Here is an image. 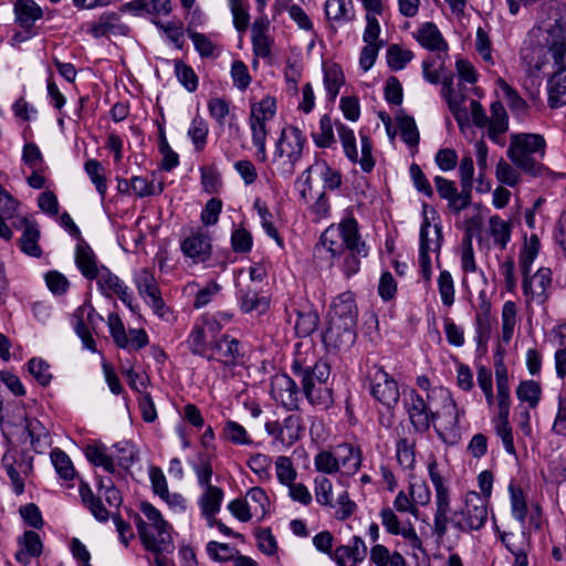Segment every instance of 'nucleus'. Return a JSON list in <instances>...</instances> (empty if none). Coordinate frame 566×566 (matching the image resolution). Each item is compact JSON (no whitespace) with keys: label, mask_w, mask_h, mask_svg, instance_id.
<instances>
[{"label":"nucleus","mask_w":566,"mask_h":566,"mask_svg":"<svg viewBox=\"0 0 566 566\" xmlns=\"http://www.w3.org/2000/svg\"><path fill=\"white\" fill-rule=\"evenodd\" d=\"M317 255L328 253L331 259L340 261L339 266L347 277L360 269V260L366 258L368 249L361 240L358 223L354 217L343 219L338 224L329 226L321 235L315 249Z\"/></svg>","instance_id":"f257e3e1"},{"label":"nucleus","mask_w":566,"mask_h":566,"mask_svg":"<svg viewBox=\"0 0 566 566\" xmlns=\"http://www.w3.org/2000/svg\"><path fill=\"white\" fill-rule=\"evenodd\" d=\"M324 342L337 349L350 347L356 339L357 307L350 293L337 296L328 313Z\"/></svg>","instance_id":"f03ea898"},{"label":"nucleus","mask_w":566,"mask_h":566,"mask_svg":"<svg viewBox=\"0 0 566 566\" xmlns=\"http://www.w3.org/2000/svg\"><path fill=\"white\" fill-rule=\"evenodd\" d=\"M292 370L295 377L301 381L303 392L310 403L327 409L333 405L332 388L327 381L331 376V366L318 360L314 366L305 367L300 361H294Z\"/></svg>","instance_id":"7ed1b4c3"},{"label":"nucleus","mask_w":566,"mask_h":566,"mask_svg":"<svg viewBox=\"0 0 566 566\" xmlns=\"http://www.w3.org/2000/svg\"><path fill=\"white\" fill-rule=\"evenodd\" d=\"M305 138L297 127L283 128L270 165L273 177L289 179L303 156Z\"/></svg>","instance_id":"20e7f679"},{"label":"nucleus","mask_w":566,"mask_h":566,"mask_svg":"<svg viewBox=\"0 0 566 566\" xmlns=\"http://www.w3.org/2000/svg\"><path fill=\"white\" fill-rule=\"evenodd\" d=\"M545 146L539 134H515L511 136L507 156L525 174L538 176L544 170L541 159L545 155Z\"/></svg>","instance_id":"39448f33"},{"label":"nucleus","mask_w":566,"mask_h":566,"mask_svg":"<svg viewBox=\"0 0 566 566\" xmlns=\"http://www.w3.org/2000/svg\"><path fill=\"white\" fill-rule=\"evenodd\" d=\"M566 45L558 40L544 38V42H525L521 49V61L530 75L541 72L547 64L559 65L565 62Z\"/></svg>","instance_id":"423d86ee"},{"label":"nucleus","mask_w":566,"mask_h":566,"mask_svg":"<svg viewBox=\"0 0 566 566\" xmlns=\"http://www.w3.org/2000/svg\"><path fill=\"white\" fill-rule=\"evenodd\" d=\"M139 509L149 522L147 524L140 516L136 517V526L143 545L153 553L166 551L169 545L166 541L169 538L168 523L153 504L143 502Z\"/></svg>","instance_id":"0eeeda50"},{"label":"nucleus","mask_w":566,"mask_h":566,"mask_svg":"<svg viewBox=\"0 0 566 566\" xmlns=\"http://www.w3.org/2000/svg\"><path fill=\"white\" fill-rule=\"evenodd\" d=\"M488 520V501L476 492L465 495L461 509L449 513V524L460 532L479 531Z\"/></svg>","instance_id":"6e6552de"},{"label":"nucleus","mask_w":566,"mask_h":566,"mask_svg":"<svg viewBox=\"0 0 566 566\" xmlns=\"http://www.w3.org/2000/svg\"><path fill=\"white\" fill-rule=\"evenodd\" d=\"M430 480L436 490V512L433 516V532L439 538L448 533L449 513L451 512L449 490L438 471V463L432 459L428 464Z\"/></svg>","instance_id":"1a4fd4ad"},{"label":"nucleus","mask_w":566,"mask_h":566,"mask_svg":"<svg viewBox=\"0 0 566 566\" xmlns=\"http://www.w3.org/2000/svg\"><path fill=\"white\" fill-rule=\"evenodd\" d=\"M442 245L441 226H431L428 217H424L420 228L419 266L424 281L429 282L432 276L430 253L436 254L439 261Z\"/></svg>","instance_id":"9d476101"},{"label":"nucleus","mask_w":566,"mask_h":566,"mask_svg":"<svg viewBox=\"0 0 566 566\" xmlns=\"http://www.w3.org/2000/svg\"><path fill=\"white\" fill-rule=\"evenodd\" d=\"M470 111L473 124L478 127H485L489 125V137L497 143L499 136L505 133L509 128V118L506 111L501 102H493L491 104V117L489 118L482 105L475 101H470Z\"/></svg>","instance_id":"9b49d317"},{"label":"nucleus","mask_w":566,"mask_h":566,"mask_svg":"<svg viewBox=\"0 0 566 566\" xmlns=\"http://www.w3.org/2000/svg\"><path fill=\"white\" fill-rule=\"evenodd\" d=\"M337 132L346 157L352 163H358L365 172L371 171L375 166V160L371 154L373 145L369 137L360 133L361 149L359 157L353 129L344 124H337Z\"/></svg>","instance_id":"f8f14e48"},{"label":"nucleus","mask_w":566,"mask_h":566,"mask_svg":"<svg viewBox=\"0 0 566 566\" xmlns=\"http://www.w3.org/2000/svg\"><path fill=\"white\" fill-rule=\"evenodd\" d=\"M428 400L429 402L441 403L439 409L433 410L432 422L440 419L443 430L455 431L459 428L460 416L463 413V410L458 408L451 392L443 387H437L428 394Z\"/></svg>","instance_id":"ddd939ff"},{"label":"nucleus","mask_w":566,"mask_h":566,"mask_svg":"<svg viewBox=\"0 0 566 566\" xmlns=\"http://www.w3.org/2000/svg\"><path fill=\"white\" fill-rule=\"evenodd\" d=\"M369 379L373 397L387 408H394L400 396L396 380L378 366L369 370Z\"/></svg>","instance_id":"4468645a"},{"label":"nucleus","mask_w":566,"mask_h":566,"mask_svg":"<svg viewBox=\"0 0 566 566\" xmlns=\"http://www.w3.org/2000/svg\"><path fill=\"white\" fill-rule=\"evenodd\" d=\"M304 430V422L298 413H291L283 421L275 420L265 423L266 433L286 447H291L300 440Z\"/></svg>","instance_id":"2eb2a0df"},{"label":"nucleus","mask_w":566,"mask_h":566,"mask_svg":"<svg viewBox=\"0 0 566 566\" xmlns=\"http://www.w3.org/2000/svg\"><path fill=\"white\" fill-rule=\"evenodd\" d=\"M416 391L411 390L406 399V409L412 427L419 432L429 430L433 419V410L431 405Z\"/></svg>","instance_id":"dca6fc26"},{"label":"nucleus","mask_w":566,"mask_h":566,"mask_svg":"<svg viewBox=\"0 0 566 566\" xmlns=\"http://www.w3.org/2000/svg\"><path fill=\"white\" fill-rule=\"evenodd\" d=\"M180 249L193 263L205 262L212 252L211 238L208 232H191L181 241Z\"/></svg>","instance_id":"f3484780"},{"label":"nucleus","mask_w":566,"mask_h":566,"mask_svg":"<svg viewBox=\"0 0 566 566\" xmlns=\"http://www.w3.org/2000/svg\"><path fill=\"white\" fill-rule=\"evenodd\" d=\"M271 395L277 402L285 408L293 410L298 406V387L294 379L290 376L276 375L271 381Z\"/></svg>","instance_id":"a211bd4d"},{"label":"nucleus","mask_w":566,"mask_h":566,"mask_svg":"<svg viewBox=\"0 0 566 566\" xmlns=\"http://www.w3.org/2000/svg\"><path fill=\"white\" fill-rule=\"evenodd\" d=\"M94 279L97 280V286L104 296L112 298L116 295L124 304L130 307L132 298L130 294L128 293V287L106 266L102 265L101 270L98 271V275H96Z\"/></svg>","instance_id":"6ab92c4d"},{"label":"nucleus","mask_w":566,"mask_h":566,"mask_svg":"<svg viewBox=\"0 0 566 566\" xmlns=\"http://www.w3.org/2000/svg\"><path fill=\"white\" fill-rule=\"evenodd\" d=\"M380 517L381 523L388 533L401 535L413 548L421 547V539L417 535V532L410 522L399 521L396 513L389 507L381 510Z\"/></svg>","instance_id":"aec40b11"},{"label":"nucleus","mask_w":566,"mask_h":566,"mask_svg":"<svg viewBox=\"0 0 566 566\" xmlns=\"http://www.w3.org/2000/svg\"><path fill=\"white\" fill-rule=\"evenodd\" d=\"M434 184L439 196L449 201V208L454 212L458 213L469 207L471 192L465 191L464 188H462L461 192H458L454 182L441 176L434 178Z\"/></svg>","instance_id":"412c9836"},{"label":"nucleus","mask_w":566,"mask_h":566,"mask_svg":"<svg viewBox=\"0 0 566 566\" xmlns=\"http://www.w3.org/2000/svg\"><path fill=\"white\" fill-rule=\"evenodd\" d=\"M367 555V546L359 536H354L348 545L338 546L331 558L338 566H356L361 563Z\"/></svg>","instance_id":"4be33fe9"},{"label":"nucleus","mask_w":566,"mask_h":566,"mask_svg":"<svg viewBox=\"0 0 566 566\" xmlns=\"http://www.w3.org/2000/svg\"><path fill=\"white\" fill-rule=\"evenodd\" d=\"M552 285V271L548 268H541L530 276V272L523 274L524 295L532 300L537 298L541 302L546 300V292Z\"/></svg>","instance_id":"5701e85b"},{"label":"nucleus","mask_w":566,"mask_h":566,"mask_svg":"<svg viewBox=\"0 0 566 566\" xmlns=\"http://www.w3.org/2000/svg\"><path fill=\"white\" fill-rule=\"evenodd\" d=\"M556 67L547 83L548 104L553 108L566 105V57L565 62Z\"/></svg>","instance_id":"b1692460"},{"label":"nucleus","mask_w":566,"mask_h":566,"mask_svg":"<svg viewBox=\"0 0 566 566\" xmlns=\"http://www.w3.org/2000/svg\"><path fill=\"white\" fill-rule=\"evenodd\" d=\"M270 22L265 17L255 19L251 28L253 52L256 56L266 59L271 55L272 41L268 36Z\"/></svg>","instance_id":"393cba45"},{"label":"nucleus","mask_w":566,"mask_h":566,"mask_svg":"<svg viewBox=\"0 0 566 566\" xmlns=\"http://www.w3.org/2000/svg\"><path fill=\"white\" fill-rule=\"evenodd\" d=\"M338 470L347 475H354L361 465V451L350 443H342L334 448Z\"/></svg>","instance_id":"a878e982"},{"label":"nucleus","mask_w":566,"mask_h":566,"mask_svg":"<svg viewBox=\"0 0 566 566\" xmlns=\"http://www.w3.org/2000/svg\"><path fill=\"white\" fill-rule=\"evenodd\" d=\"M210 349V359H216L227 366L234 365L240 356L239 342L229 336L216 340Z\"/></svg>","instance_id":"bb28decb"},{"label":"nucleus","mask_w":566,"mask_h":566,"mask_svg":"<svg viewBox=\"0 0 566 566\" xmlns=\"http://www.w3.org/2000/svg\"><path fill=\"white\" fill-rule=\"evenodd\" d=\"M18 543L20 545V551L17 552L15 559L23 565H28L31 557H39L42 553V541L40 535L34 531L24 532Z\"/></svg>","instance_id":"cd10ccee"},{"label":"nucleus","mask_w":566,"mask_h":566,"mask_svg":"<svg viewBox=\"0 0 566 566\" xmlns=\"http://www.w3.org/2000/svg\"><path fill=\"white\" fill-rule=\"evenodd\" d=\"M75 262L81 273L88 280L98 275L101 266L97 265L96 256L91 247L83 240L76 245Z\"/></svg>","instance_id":"c85d7f7f"},{"label":"nucleus","mask_w":566,"mask_h":566,"mask_svg":"<svg viewBox=\"0 0 566 566\" xmlns=\"http://www.w3.org/2000/svg\"><path fill=\"white\" fill-rule=\"evenodd\" d=\"M416 39L420 45L430 51H443L448 48V44L438 27L432 22L423 23L418 29Z\"/></svg>","instance_id":"c756f323"},{"label":"nucleus","mask_w":566,"mask_h":566,"mask_svg":"<svg viewBox=\"0 0 566 566\" xmlns=\"http://www.w3.org/2000/svg\"><path fill=\"white\" fill-rule=\"evenodd\" d=\"M21 224L23 226V233L20 238L21 250L30 256L39 258L42 253L39 245L40 230L36 224L28 218H23Z\"/></svg>","instance_id":"7c9ffc66"},{"label":"nucleus","mask_w":566,"mask_h":566,"mask_svg":"<svg viewBox=\"0 0 566 566\" xmlns=\"http://www.w3.org/2000/svg\"><path fill=\"white\" fill-rule=\"evenodd\" d=\"M314 171L318 174L323 180V185L325 189L335 190L342 185V175L337 169L332 168L326 161H316L312 166H310L304 174H307L305 182L310 186V174Z\"/></svg>","instance_id":"2f4dec72"},{"label":"nucleus","mask_w":566,"mask_h":566,"mask_svg":"<svg viewBox=\"0 0 566 566\" xmlns=\"http://www.w3.org/2000/svg\"><path fill=\"white\" fill-rule=\"evenodd\" d=\"M240 300L241 310L244 313L262 314L269 308V300L265 296H260L256 287L251 284L240 289Z\"/></svg>","instance_id":"473e14b6"},{"label":"nucleus","mask_w":566,"mask_h":566,"mask_svg":"<svg viewBox=\"0 0 566 566\" xmlns=\"http://www.w3.org/2000/svg\"><path fill=\"white\" fill-rule=\"evenodd\" d=\"M25 431L30 437L33 449L42 453L51 444L49 430L35 418H25Z\"/></svg>","instance_id":"72a5a7b5"},{"label":"nucleus","mask_w":566,"mask_h":566,"mask_svg":"<svg viewBox=\"0 0 566 566\" xmlns=\"http://www.w3.org/2000/svg\"><path fill=\"white\" fill-rule=\"evenodd\" d=\"M324 86L329 101L334 102L339 93V88L345 83V76L339 65L337 64H324Z\"/></svg>","instance_id":"f704fd0d"},{"label":"nucleus","mask_w":566,"mask_h":566,"mask_svg":"<svg viewBox=\"0 0 566 566\" xmlns=\"http://www.w3.org/2000/svg\"><path fill=\"white\" fill-rule=\"evenodd\" d=\"M489 233L493 239V243L501 249H505L511 240L512 223L494 214L489 219Z\"/></svg>","instance_id":"c9c22d12"},{"label":"nucleus","mask_w":566,"mask_h":566,"mask_svg":"<svg viewBox=\"0 0 566 566\" xmlns=\"http://www.w3.org/2000/svg\"><path fill=\"white\" fill-rule=\"evenodd\" d=\"M80 495L84 505L90 510V512L97 521L106 522L109 518V512L103 505L101 497L94 495L88 484L81 483Z\"/></svg>","instance_id":"e433bc0d"},{"label":"nucleus","mask_w":566,"mask_h":566,"mask_svg":"<svg viewBox=\"0 0 566 566\" xmlns=\"http://www.w3.org/2000/svg\"><path fill=\"white\" fill-rule=\"evenodd\" d=\"M14 12L21 27L27 29L42 17L41 8L32 0H18L14 4Z\"/></svg>","instance_id":"4c0bfd02"},{"label":"nucleus","mask_w":566,"mask_h":566,"mask_svg":"<svg viewBox=\"0 0 566 566\" xmlns=\"http://www.w3.org/2000/svg\"><path fill=\"white\" fill-rule=\"evenodd\" d=\"M325 13L328 20L335 22H348L355 17L353 4L345 0H327Z\"/></svg>","instance_id":"58836bf2"},{"label":"nucleus","mask_w":566,"mask_h":566,"mask_svg":"<svg viewBox=\"0 0 566 566\" xmlns=\"http://www.w3.org/2000/svg\"><path fill=\"white\" fill-rule=\"evenodd\" d=\"M1 462L12 482L14 492L17 494H22L24 491V482L20 476V470L29 465L24 462L18 463L15 460V455L11 452L4 453Z\"/></svg>","instance_id":"ea45409f"},{"label":"nucleus","mask_w":566,"mask_h":566,"mask_svg":"<svg viewBox=\"0 0 566 566\" xmlns=\"http://www.w3.org/2000/svg\"><path fill=\"white\" fill-rule=\"evenodd\" d=\"M516 396L521 402H525L531 409H535L541 401L542 387L535 380H523L516 388Z\"/></svg>","instance_id":"a19ab883"},{"label":"nucleus","mask_w":566,"mask_h":566,"mask_svg":"<svg viewBox=\"0 0 566 566\" xmlns=\"http://www.w3.org/2000/svg\"><path fill=\"white\" fill-rule=\"evenodd\" d=\"M249 125L251 129L252 143L256 147V158L260 161L268 159L266 154V137L268 128L265 123L252 120L249 118Z\"/></svg>","instance_id":"79ce46f5"},{"label":"nucleus","mask_w":566,"mask_h":566,"mask_svg":"<svg viewBox=\"0 0 566 566\" xmlns=\"http://www.w3.org/2000/svg\"><path fill=\"white\" fill-rule=\"evenodd\" d=\"M276 112V101L274 97L265 96L260 102L251 104L250 119L261 123H268Z\"/></svg>","instance_id":"37998d69"},{"label":"nucleus","mask_w":566,"mask_h":566,"mask_svg":"<svg viewBox=\"0 0 566 566\" xmlns=\"http://www.w3.org/2000/svg\"><path fill=\"white\" fill-rule=\"evenodd\" d=\"M223 491L218 486L205 488L203 494L199 499V505L202 514L218 513L221 507Z\"/></svg>","instance_id":"c03bdc74"},{"label":"nucleus","mask_w":566,"mask_h":566,"mask_svg":"<svg viewBox=\"0 0 566 566\" xmlns=\"http://www.w3.org/2000/svg\"><path fill=\"white\" fill-rule=\"evenodd\" d=\"M136 287L145 300L160 294L155 276L146 269L140 270L135 277Z\"/></svg>","instance_id":"a18cd8bd"},{"label":"nucleus","mask_w":566,"mask_h":566,"mask_svg":"<svg viewBox=\"0 0 566 566\" xmlns=\"http://www.w3.org/2000/svg\"><path fill=\"white\" fill-rule=\"evenodd\" d=\"M510 416H496L493 419L494 430L501 438L505 451L510 454L515 455L516 450L514 446V439L512 433V427L509 421Z\"/></svg>","instance_id":"49530a36"},{"label":"nucleus","mask_w":566,"mask_h":566,"mask_svg":"<svg viewBox=\"0 0 566 566\" xmlns=\"http://www.w3.org/2000/svg\"><path fill=\"white\" fill-rule=\"evenodd\" d=\"M538 250L539 239L537 234H531V237L525 240L524 247L520 254L518 263L522 274L530 272L531 266L538 254Z\"/></svg>","instance_id":"de8ad7c7"},{"label":"nucleus","mask_w":566,"mask_h":566,"mask_svg":"<svg viewBox=\"0 0 566 566\" xmlns=\"http://www.w3.org/2000/svg\"><path fill=\"white\" fill-rule=\"evenodd\" d=\"M450 111L452 112L460 128H463L469 123L468 107L464 105L465 96L462 93H454V91L446 96Z\"/></svg>","instance_id":"09e8293b"},{"label":"nucleus","mask_w":566,"mask_h":566,"mask_svg":"<svg viewBox=\"0 0 566 566\" xmlns=\"http://www.w3.org/2000/svg\"><path fill=\"white\" fill-rule=\"evenodd\" d=\"M313 139L317 147L328 148L335 143L332 118L325 114L319 119V128L313 133Z\"/></svg>","instance_id":"8fccbe9b"},{"label":"nucleus","mask_w":566,"mask_h":566,"mask_svg":"<svg viewBox=\"0 0 566 566\" xmlns=\"http://www.w3.org/2000/svg\"><path fill=\"white\" fill-rule=\"evenodd\" d=\"M85 171L88 175L91 181L95 185L101 198L104 199L107 185L102 164L96 159H90L85 163Z\"/></svg>","instance_id":"3c124183"},{"label":"nucleus","mask_w":566,"mask_h":566,"mask_svg":"<svg viewBox=\"0 0 566 566\" xmlns=\"http://www.w3.org/2000/svg\"><path fill=\"white\" fill-rule=\"evenodd\" d=\"M85 455L94 465H101L109 473L115 471L114 461L112 457L105 453L104 446H87L85 449Z\"/></svg>","instance_id":"603ef678"},{"label":"nucleus","mask_w":566,"mask_h":566,"mask_svg":"<svg viewBox=\"0 0 566 566\" xmlns=\"http://www.w3.org/2000/svg\"><path fill=\"white\" fill-rule=\"evenodd\" d=\"M118 15L114 12L103 14L97 22L93 23L90 32L94 38H102L115 33L118 28Z\"/></svg>","instance_id":"864d4df0"},{"label":"nucleus","mask_w":566,"mask_h":566,"mask_svg":"<svg viewBox=\"0 0 566 566\" xmlns=\"http://www.w3.org/2000/svg\"><path fill=\"white\" fill-rule=\"evenodd\" d=\"M439 294L444 306L451 307L454 304V282L449 271L443 270L438 277Z\"/></svg>","instance_id":"5fc2aeb1"},{"label":"nucleus","mask_w":566,"mask_h":566,"mask_svg":"<svg viewBox=\"0 0 566 566\" xmlns=\"http://www.w3.org/2000/svg\"><path fill=\"white\" fill-rule=\"evenodd\" d=\"M397 124L403 142L409 146H417L419 144V132L415 119L403 115L397 117Z\"/></svg>","instance_id":"6e6d98bb"},{"label":"nucleus","mask_w":566,"mask_h":566,"mask_svg":"<svg viewBox=\"0 0 566 566\" xmlns=\"http://www.w3.org/2000/svg\"><path fill=\"white\" fill-rule=\"evenodd\" d=\"M318 315L315 312H297L295 331L300 337L311 335L318 325Z\"/></svg>","instance_id":"4d7b16f0"},{"label":"nucleus","mask_w":566,"mask_h":566,"mask_svg":"<svg viewBox=\"0 0 566 566\" xmlns=\"http://www.w3.org/2000/svg\"><path fill=\"white\" fill-rule=\"evenodd\" d=\"M130 187L132 191L139 198L159 195L164 190L163 182L156 186L154 182H149L146 178L139 176L130 179Z\"/></svg>","instance_id":"13d9d810"},{"label":"nucleus","mask_w":566,"mask_h":566,"mask_svg":"<svg viewBox=\"0 0 566 566\" xmlns=\"http://www.w3.org/2000/svg\"><path fill=\"white\" fill-rule=\"evenodd\" d=\"M315 497L316 501L321 505L335 507V502L333 501V484L329 479L326 476H317L315 478Z\"/></svg>","instance_id":"bf43d9fd"},{"label":"nucleus","mask_w":566,"mask_h":566,"mask_svg":"<svg viewBox=\"0 0 566 566\" xmlns=\"http://www.w3.org/2000/svg\"><path fill=\"white\" fill-rule=\"evenodd\" d=\"M337 463L334 449L319 451L314 458L315 469L325 474L337 473L339 471Z\"/></svg>","instance_id":"052dcab7"},{"label":"nucleus","mask_w":566,"mask_h":566,"mask_svg":"<svg viewBox=\"0 0 566 566\" xmlns=\"http://www.w3.org/2000/svg\"><path fill=\"white\" fill-rule=\"evenodd\" d=\"M51 460H52V463L56 470V472L59 473V475L64 479V480H71L73 479L74 474H75V471H74V468L72 465V462L69 458V455L59 450V449H55L51 452Z\"/></svg>","instance_id":"680f3d73"},{"label":"nucleus","mask_w":566,"mask_h":566,"mask_svg":"<svg viewBox=\"0 0 566 566\" xmlns=\"http://www.w3.org/2000/svg\"><path fill=\"white\" fill-rule=\"evenodd\" d=\"M413 57L410 50L401 49L399 45L392 44L387 52V62L392 70H402Z\"/></svg>","instance_id":"e2e57ef3"},{"label":"nucleus","mask_w":566,"mask_h":566,"mask_svg":"<svg viewBox=\"0 0 566 566\" xmlns=\"http://www.w3.org/2000/svg\"><path fill=\"white\" fill-rule=\"evenodd\" d=\"M397 460L403 469H413L416 462L413 441L400 439L397 442Z\"/></svg>","instance_id":"0e129e2a"},{"label":"nucleus","mask_w":566,"mask_h":566,"mask_svg":"<svg viewBox=\"0 0 566 566\" xmlns=\"http://www.w3.org/2000/svg\"><path fill=\"white\" fill-rule=\"evenodd\" d=\"M107 324L115 344L120 348H126L128 346V336L119 315L111 313L107 317Z\"/></svg>","instance_id":"69168bd1"},{"label":"nucleus","mask_w":566,"mask_h":566,"mask_svg":"<svg viewBox=\"0 0 566 566\" xmlns=\"http://www.w3.org/2000/svg\"><path fill=\"white\" fill-rule=\"evenodd\" d=\"M30 374L41 386H48L52 379L49 364L42 358H32L28 363Z\"/></svg>","instance_id":"338daca9"},{"label":"nucleus","mask_w":566,"mask_h":566,"mask_svg":"<svg viewBox=\"0 0 566 566\" xmlns=\"http://www.w3.org/2000/svg\"><path fill=\"white\" fill-rule=\"evenodd\" d=\"M175 72L178 81L189 92H195L198 87V76L189 65H186L181 61H176Z\"/></svg>","instance_id":"774afa93"}]
</instances>
